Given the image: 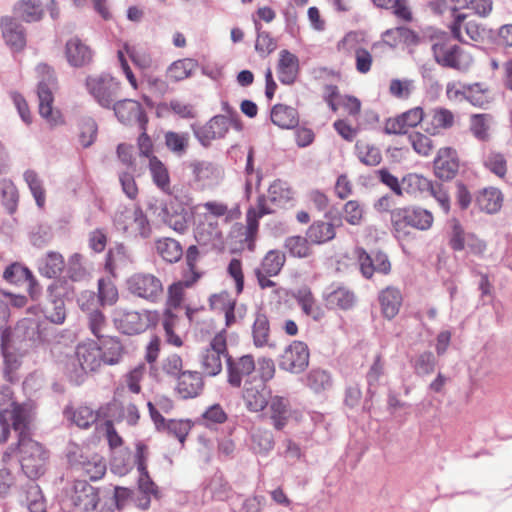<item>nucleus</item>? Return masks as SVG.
I'll return each instance as SVG.
<instances>
[{
	"label": "nucleus",
	"instance_id": "nucleus-1",
	"mask_svg": "<svg viewBox=\"0 0 512 512\" xmlns=\"http://www.w3.org/2000/svg\"><path fill=\"white\" fill-rule=\"evenodd\" d=\"M17 456L23 473L30 479L36 480L43 476L47 470L50 453L40 442L25 436L17 440L16 444L10 445L2 455V462L7 464Z\"/></svg>",
	"mask_w": 512,
	"mask_h": 512
},
{
	"label": "nucleus",
	"instance_id": "nucleus-2",
	"mask_svg": "<svg viewBox=\"0 0 512 512\" xmlns=\"http://www.w3.org/2000/svg\"><path fill=\"white\" fill-rule=\"evenodd\" d=\"M390 220L397 238H406L410 229L428 231L434 224L433 213L420 206H405L391 210Z\"/></svg>",
	"mask_w": 512,
	"mask_h": 512
},
{
	"label": "nucleus",
	"instance_id": "nucleus-3",
	"mask_svg": "<svg viewBox=\"0 0 512 512\" xmlns=\"http://www.w3.org/2000/svg\"><path fill=\"white\" fill-rule=\"evenodd\" d=\"M430 40L434 60L440 66L465 71L471 65V56L453 44L447 33L437 32L430 36Z\"/></svg>",
	"mask_w": 512,
	"mask_h": 512
},
{
	"label": "nucleus",
	"instance_id": "nucleus-4",
	"mask_svg": "<svg viewBox=\"0 0 512 512\" xmlns=\"http://www.w3.org/2000/svg\"><path fill=\"white\" fill-rule=\"evenodd\" d=\"M116 328L126 335H137L154 328L159 324L160 313L158 310H126L117 309L114 314Z\"/></svg>",
	"mask_w": 512,
	"mask_h": 512
},
{
	"label": "nucleus",
	"instance_id": "nucleus-5",
	"mask_svg": "<svg viewBox=\"0 0 512 512\" xmlns=\"http://www.w3.org/2000/svg\"><path fill=\"white\" fill-rule=\"evenodd\" d=\"M75 358L79 368L68 371V377L75 385L82 384L88 373L97 372L103 365L101 346L93 340L78 344L75 350Z\"/></svg>",
	"mask_w": 512,
	"mask_h": 512
},
{
	"label": "nucleus",
	"instance_id": "nucleus-6",
	"mask_svg": "<svg viewBox=\"0 0 512 512\" xmlns=\"http://www.w3.org/2000/svg\"><path fill=\"white\" fill-rule=\"evenodd\" d=\"M233 127L242 129V123L237 113L230 116L215 115L203 125H191V129L197 140L204 147H208L215 140L224 138Z\"/></svg>",
	"mask_w": 512,
	"mask_h": 512
},
{
	"label": "nucleus",
	"instance_id": "nucleus-7",
	"mask_svg": "<svg viewBox=\"0 0 512 512\" xmlns=\"http://www.w3.org/2000/svg\"><path fill=\"white\" fill-rule=\"evenodd\" d=\"M115 229L126 237H146L149 233V222L141 208L137 206L120 207L113 217Z\"/></svg>",
	"mask_w": 512,
	"mask_h": 512
},
{
	"label": "nucleus",
	"instance_id": "nucleus-8",
	"mask_svg": "<svg viewBox=\"0 0 512 512\" xmlns=\"http://www.w3.org/2000/svg\"><path fill=\"white\" fill-rule=\"evenodd\" d=\"M228 357L227 332L225 329L219 331L211 339L200 357V364L203 372L208 376H216L222 371V357Z\"/></svg>",
	"mask_w": 512,
	"mask_h": 512
},
{
	"label": "nucleus",
	"instance_id": "nucleus-9",
	"mask_svg": "<svg viewBox=\"0 0 512 512\" xmlns=\"http://www.w3.org/2000/svg\"><path fill=\"white\" fill-rule=\"evenodd\" d=\"M286 254L278 249H271L266 252L258 267L254 269L258 286L260 289L274 288L276 282L271 277L278 276L286 264Z\"/></svg>",
	"mask_w": 512,
	"mask_h": 512
},
{
	"label": "nucleus",
	"instance_id": "nucleus-10",
	"mask_svg": "<svg viewBox=\"0 0 512 512\" xmlns=\"http://www.w3.org/2000/svg\"><path fill=\"white\" fill-rule=\"evenodd\" d=\"M85 85L89 94L103 108L112 106L121 89V83L110 75L88 76Z\"/></svg>",
	"mask_w": 512,
	"mask_h": 512
},
{
	"label": "nucleus",
	"instance_id": "nucleus-11",
	"mask_svg": "<svg viewBox=\"0 0 512 512\" xmlns=\"http://www.w3.org/2000/svg\"><path fill=\"white\" fill-rule=\"evenodd\" d=\"M128 291L150 303H156L163 294V283L152 273H135L127 280Z\"/></svg>",
	"mask_w": 512,
	"mask_h": 512
},
{
	"label": "nucleus",
	"instance_id": "nucleus-12",
	"mask_svg": "<svg viewBox=\"0 0 512 512\" xmlns=\"http://www.w3.org/2000/svg\"><path fill=\"white\" fill-rule=\"evenodd\" d=\"M203 212L197 214V218L208 223L229 225L241 217V210L238 205L229 206L228 203L220 200H208L198 205Z\"/></svg>",
	"mask_w": 512,
	"mask_h": 512
},
{
	"label": "nucleus",
	"instance_id": "nucleus-13",
	"mask_svg": "<svg viewBox=\"0 0 512 512\" xmlns=\"http://www.w3.org/2000/svg\"><path fill=\"white\" fill-rule=\"evenodd\" d=\"M274 213V209L267 205L265 195L257 198L255 207H250L246 213V228L244 238L241 243L249 251L253 252L256 246V240L259 230V219L263 216Z\"/></svg>",
	"mask_w": 512,
	"mask_h": 512
},
{
	"label": "nucleus",
	"instance_id": "nucleus-14",
	"mask_svg": "<svg viewBox=\"0 0 512 512\" xmlns=\"http://www.w3.org/2000/svg\"><path fill=\"white\" fill-rule=\"evenodd\" d=\"M310 351L306 343L293 341L283 351L279 360L280 369L298 374L309 365Z\"/></svg>",
	"mask_w": 512,
	"mask_h": 512
},
{
	"label": "nucleus",
	"instance_id": "nucleus-15",
	"mask_svg": "<svg viewBox=\"0 0 512 512\" xmlns=\"http://www.w3.org/2000/svg\"><path fill=\"white\" fill-rule=\"evenodd\" d=\"M426 112L420 106L410 108L395 117H390L385 121L384 130L387 134L402 135L409 129L418 125H424Z\"/></svg>",
	"mask_w": 512,
	"mask_h": 512
},
{
	"label": "nucleus",
	"instance_id": "nucleus-16",
	"mask_svg": "<svg viewBox=\"0 0 512 512\" xmlns=\"http://www.w3.org/2000/svg\"><path fill=\"white\" fill-rule=\"evenodd\" d=\"M10 421L12 428L18 432V439L23 434L25 436H31V414L25 405L16 402H10L9 407L0 410V424L9 425Z\"/></svg>",
	"mask_w": 512,
	"mask_h": 512
},
{
	"label": "nucleus",
	"instance_id": "nucleus-17",
	"mask_svg": "<svg viewBox=\"0 0 512 512\" xmlns=\"http://www.w3.org/2000/svg\"><path fill=\"white\" fill-rule=\"evenodd\" d=\"M455 123V114L448 108L438 106L426 112L422 129L428 135L440 136L445 131L453 128Z\"/></svg>",
	"mask_w": 512,
	"mask_h": 512
},
{
	"label": "nucleus",
	"instance_id": "nucleus-18",
	"mask_svg": "<svg viewBox=\"0 0 512 512\" xmlns=\"http://www.w3.org/2000/svg\"><path fill=\"white\" fill-rule=\"evenodd\" d=\"M189 169L193 182L201 190L216 186L222 179L220 168L210 161L194 160L190 162Z\"/></svg>",
	"mask_w": 512,
	"mask_h": 512
},
{
	"label": "nucleus",
	"instance_id": "nucleus-19",
	"mask_svg": "<svg viewBox=\"0 0 512 512\" xmlns=\"http://www.w3.org/2000/svg\"><path fill=\"white\" fill-rule=\"evenodd\" d=\"M270 396V390H267L266 385L258 383L256 378L245 381L242 399L248 411L262 412L267 407Z\"/></svg>",
	"mask_w": 512,
	"mask_h": 512
},
{
	"label": "nucleus",
	"instance_id": "nucleus-20",
	"mask_svg": "<svg viewBox=\"0 0 512 512\" xmlns=\"http://www.w3.org/2000/svg\"><path fill=\"white\" fill-rule=\"evenodd\" d=\"M454 38L460 42L479 41L484 36V28L467 14L457 13L449 26Z\"/></svg>",
	"mask_w": 512,
	"mask_h": 512
},
{
	"label": "nucleus",
	"instance_id": "nucleus-21",
	"mask_svg": "<svg viewBox=\"0 0 512 512\" xmlns=\"http://www.w3.org/2000/svg\"><path fill=\"white\" fill-rule=\"evenodd\" d=\"M460 160L456 149L441 147L433 161L434 174L441 180H452L458 174Z\"/></svg>",
	"mask_w": 512,
	"mask_h": 512
},
{
	"label": "nucleus",
	"instance_id": "nucleus-22",
	"mask_svg": "<svg viewBox=\"0 0 512 512\" xmlns=\"http://www.w3.org/2000/svg\"><path fill=\"white\" fill-rule=\"evenodd\" d=\"M227 364V382L234 388H240L245 377L250 376L256 370V363L251 354L242 355L233 358L228 356Z\"/></svg>",
	"mask_w": 512,
	"mask_h": 512
},
{
	"label": "nucleus",
	"instance_id": "nucleus-23",
	"mask_svg": "<svg viewBox=\"0 0 512 512\" xmlns=\"http://www.w3.org/2000/svg\"><path fill=\"white\" fill-rule=\"evenodd\" d=\"M71 501L78 510L92 512L100 502L99 489L84 480H77L73 485Z\"/></svg>",
	"mask_w": 512,
	"mask_h": 512
},
{
	"label": "nucleus",
	"instance_id": "nucleus-24",
	"mask_svg": "<svg viewBox=\"0 0 512 512\" xmlns=\"http://www.w3.org/2000/svg\"><path fill=\"white\" fill-rule=\"evenodd\" d=\"M113 110L120 122L124 124L137 122L141 130L146 129L148 118L138 101L132 99L120 100L113 105Z\"/></svg>",
	"mask_w": 512,
	"mask_h": 512
},
{
	"label": "nucleus",
	"instance_id": "nucleus-25",
	"mask_svg": "<svg viewBox=\"0 0 512 512\" xmlns=\"http://www.w3.org/2000/svg\"><path fill=\"white\" fill-rule=\"evenodd\" d=\"M37 94L39 99V114L41 117L52 127L62 124L64 121L61 113L52 106L54 97L48 84L43 82L39 83Z\"/></svg>",
	"mask_w": 512,
	"mask_h": 512
},
{
	"label": "nucleus",
	"instance_id": "nucleus-26",
	"mask_svg": "<svg viewBox=\"0 0 512 512\" xmlns=\"http://www.w3.org/2000/svg\"><path fill=\"white\" fill-rule=\"evenodd\" d=\"M204 388L202 374L198 371L186 370L177 377L176 392L183 399L197 397Z\"/></svg>",
	"mask_w": 512,
	"mask_h": 512
},
{
	"label": "nucleus",
	"instance_id": "nucleus-27",
	"mask_svg": "<svg viewBox=\"0 0 512 512\" xmlns=\"http://www.w3.org/2000/svg\"><path fill=\"white\" fill-rule=\"evenodd\" d=\"M65 56L71 66L83 67L92 62L93 52L80 38L73 37L65 45Z\"/></svg>",
	"mask_w": 512,
	"mask_h": 512
},
{
	"label": "nucleus",
	"instance_id": "nucleus-28",
	"mask_svg": "<svg viewBox=\"0 0 512 512\" xmlns=\"http://www.w3.org/2000/svg\"><path fill=\"white\" fill-rule=\"evenodd\" d=\"M295 192L292 187L285 181L275 180L268 188L267 205L275 210V208H286L293 205Z\"/></svg>",
	"mask_w": 512,
	"mask_h": 512
},
{
	"label": "nucleus",
	"instance_id": "nucleus-29",
	"mask_svg": "<svg viewBox=\"0 0 512 512\" xmlns=\"http://www.w3.org/2000/svg\"><path fill=\"white\" fill-rule=\"evenodd\" d=\"M267 414L276 430H282L291 415L290 402L287 398L279 395L269 397Z\"/></svg>",
	"mask_w": 512,
	"mask_h": 512
},
{
	"label": "nucleus",
	"instance_id": "nucleus-30",
	"mask_svg": "<svg viewBox=\"0 0 512 512\" xmlns=\"http://www.w3.org/2000/svg\"><path fill=\"white\" fill-rule=\"evenodd\" d=\"M193 234L196 242L203 246H216V244L221 243L223 240L221 227H218L217 224L203 221L197 217L194 220Z\"/></svg>",
	"mask_w": 512,
	"mask_h": 512
},
{
	"label": "nucleus",
	"instance_id": "nucleus-31",
	"mask_svg": "<svg viewBox=\"0 0 512 512\" xmlns=\"http://www.w3.org/2000/svg\"><path fill=\"white\" fill-rule=\"evenodd\" d=\"M355 293L346 286L334 287L324 296L325 305L329 309L349 310L356 304Z\"/></svg>",
	"mask_w": 512,
	"mask_h": 512
},
{
	"label": "nucleus",
	"instance_id": "nucleus-32",
	"mask_svg": "<svg viewBox=\"0 0 512 512\" xmlns=\"http://www.w3.org/2000/svg\"><path fill=\"white\" fill-rule=\"evenodd\" d=\"M164 222L174 231L184 234L189 228L186 209L179 203L171 201L163 210Z\"/></svg>",
	"mask_w": 512,
	"mask_h": 512
},
{
	"label": "nucleus",
	"instance_id": "nucleus-33",
	"mask_svg": "<svg viewBox=\"0 0 512 512\" xmlns=\"http://www.w3.org/2000/svg\"><path fill=\"white\" fill-rule=\"evenodd\" d=\"M64 416L81 429H88L95 424L99 418V412L91 407L81 404L69 406L64 410Z\"/></svg>",
	"mask_w": 512,
	"mask_h": 512
},
{
	"label": "nucleus",
	"instance_id": "nucleus-34",
	"mask_svg": "<svg viewBox=\"0 0 512 512\" xmlns=\"http://www.w3.org/2000/svg\"><path fill=\"white\" fill-rule=\"evenodd\" d=\"M378 299L383 316L389 320L395 318L403 301L401 291L396 287L388 286L379 293Z\"/></svg>",
	"mask_w": 512,
	"mask_h": 512
},
{
	"label": "nucleus",
	"instance_id": "nucleus-35",
	"mask_svg": "<svg viewBox=\"0 0 512 512\" xmlns=\"http://www.w3.org/2000/svg\"><path fill=\"white\" fill-rule=\"evenodd\" d=\"M381 38L383 43L391 48H395L400 44L411 46L419 43V36L417 33L405 26L387 29L382 33Z\"/></svg>",
	"mask_w": 512,
	"mask_h": 512
},
{
	"label": "nucleus",
	"instance_id": "nucleus-36",
	"mask_svg": "<svg viewBox=\"0 0 512 512\" xmlns=\"http://www.w3.org/2000/svg\"><path fill=\"white\" fill-rule=\"evenodd\" d=\"M299 71L298 58L288 50H282L279 53L277 66L278 78L283 84H292L295 82Z\"/></svg>",
	"mask_w": 512,
	"mask_h": 512
},
{
	"label": "nucleus",
	"instance_id": "nucleus-37",
	"mask_svg": "<svg viewBox=\"0 0 512 512\" xmlns=\"http://www.w3.org/2000/svg\"><path fill=\"white\" fill-rule=\"evenodd\" d=\"M2 34L6 43L14 50H21L26 44L23 27L11 17L1 19Z\"/></svg>",
	"mask_w": 512,
	"mask_h": 512
},
{
	"label": "nucleus",
	"instance_id": "nucleus-38",
	"mask_svg": "<svg viewBox=\"0 0 512 512\" xmlns=\"http://www.w3.org/2000/svg\"><path fill=\"white\" fill-rule=\"evenodd\" d=\"M271 121L282 129H293L299 123V114L296 108L285 104H276L271 109Z\"/></svg>",
	"mask_w": 512,
	"mask_h": 512
},
{
	"label": "nucleus",
	"instance_id": "nucleus-39",
	"mask_svg": "<svg viewBox=\"0 0 512 512\" xmlns=\"http://www.w3.org/2000/svg\"><path fill=\"white\" fill-rule=\"evenodd\" d=\"M294 298L305 315L313 318L316 321H319L324 317L325 312L323 308L317 303L310 288L303 287L299 289L294 295Z\"/></svg>",
	"mask_w": 512,
	"mask_h": 512
},
{
	"label": "nucleus",
	"instance_id": "nucleus-40",
	"mask_svg": "<svg viewBox=\"0 0 512 512\" xmlns=\"http://www.w3.org/2000/svg\"><path fill=\"white\" fill-rule=\"evenodd\" d=\"M198 67V61L193 58L178 59L168 66L165 76L171 82H179L191 77Z\"/></svg>",
	"mask_w": 512,
	"mask_h": 512
},
{
	"label": "nucleus",
	"instance_id": "nucleus-41",
	"mask_svg": "<svg viewBox=\"0 0 512 512\" xmlns=\"http://www.w3.org/2000/svg\"><path fill=\"white\" fill-rule=\"evenodd\" d=\"M503 203L502 192L494 187L484 188L476 196V205L481 211L489 214L498 212Z\"/></svg>",
	"mask_w": 512,
	"mask_h": 512
},
{
	"label": "nucleus",
	"instance_id": "nucleus-42",
	"mask_svg": "<svg viewBox=\"0 0 512 512\" xmlns=\"http://www.w3.org/2000/svg\"><path fill=\"white\" fill-rule=\"evenodd\" d=\"M180 317L178 314H160V321L163 329L164 341L167 345L175 348H181L184 345L182 335L177 333L176 328L179 324Z\"/></svg>",
	"mask_w": 512,
	"mask_h": 512
},
{
	"label": "nucleus",
	"instance_id": "nucleus-43",
	"mask_svg": "<svg viewBox=\"0 0 512 512\" xmlns=\"http://www.w3.org/2000/svg\"><path fill=\"white\" fill-rule=\"evenodd\" d=\"M186 289L182 283L173 282L167 287L164 308L161 314H177V311L183 307L186 299Z\"/></svg>",
	"mask_w": 512,
	"mask_h": 512
},
{
	"label": "nucleus",
	"instance_id": "nucleus-44",
	"mask_svg": "<svg viewBox=\"0 0 512 512\" xmlns=\"http://www.w3.org/2000/svg\"><path fill=\"white\" fill-rule=\"evenodd\" d=\"M149 171L153 183L163 192L171 194V181L166 165L156 156L149 159Z\"/></svg>",
	"mask_w": 512,
	"mask_h": 512
},
{
	"label": "nucleus",
	"instance_id": "nucleus-45",
	"mask_svg": "<svg viewBox=\"0 0 512 512\" xmlns=\"http://www.w3.org/2000/svg\"><path fill=\"white\" fill-rule=\"evenodd\" d=\"M64 268V257L54 251H50L42 257L38 265L39 273L47 278H56L63 272Z\"/></svg>",
	"mask_w": 512,
	"mask_h": 512
},
{
	"label": "nucleus",
	"instance_id": "nucleus-46",
	"mask_svg": "<svg viewBox=\"0 0 512 512\" xmlns=\"http://www.w3.org/2000/svg\"><path fill=\"white\" fill-rule=\"evenodd\" d=\"M155 248L158 255L168 263H176L183 256L181 244L170 237L159 238L155 241Z\"/></svg>",
	"mask_w": 512,
	"mask_h": 512
},
{
	"label": "nucleus",
	"instance_id": "nucleus-47",
	"mask_svg": "<svg viewBox=\"0 0 512 512\" xmlns=\"http://www.w3.org/2000/svg\"><path fill=\"white\" fill-rule=\"evenodd\" d=\"M252 338L253 344L257 348H263L266 346L271 347L270 344V323L268 317L258 312L255 316L252 326Z\"/></svg>",
	"mask_w": 512,
	"mask_h": 512
},
{
	"label": "nucleus",
	"instance_id": "nucleus-48",
	"mask_svg": "<svg viewBox=\"0 0 512 512\" xmlns=\"http://www.w3.org/2000/svg\"><path fill=\"white\" fill-rule=\"evenodd\" d=\"M100 346L103 365H115L121 361L124 355V347L117 337L103 339Z\"/></svg>",
	"mask_w": 512,
	"mask_h": 512
},
{
	"label": "nucleus",
	"instance_id": "nucleus-49",
	"mask_svg": "<svg viewBox=\"0 0 512 512\" xmlns=\"http://www.w3.org/2000/svg\"><path fill=\"white\" fill-rule=\"evenodd\" d=\"M336 235L335 227L332 223L325 221L313 222L306 231V236L311 244H324Z\"/></svg>",
	"mask_w": 512,
	"mask_h": 512
},
{
	"label": "nucleus",
	"instance_id": "nucleus-50",
	"mask_svg": "<svg viewBox=\"0 0 512 512\" xmlns=\"http://www.w3.org/2000/svg\"><path fill=\"white\" fill-rule=\"evenodd\" d=\"M284 248L294 258H308L313 254L311 242L307 236L294 235L287 237L284 241Z\"/></svg>",
	"mask_w": 512,
	"mask_h": 512
},
{
	"label": "nucleus",
	"instance_id": "nucleus-51",
	"mask_svg": "<svg viewBox=\"0 0 512 512\" xmlns=\"http://www.w3.org/2000/svg\"><path fill=\"white\" fill-rule=\"evenodd\" d=\"M355 151L360 162L367 166H377L382 161L380 149L366 140H358Z\"/></svg>",
	"mask_w": 512,
	"mask_h": 512
},
{
	"label": "nucleus",
	"instance_id": "nucleus-52",
	"mask_svg": "<svg viewBox=\"0 0 512 512\" xmlns=\"http://www.w3.org/2000/svg\"><path fill=\"white\" fill-rule=\"evenodd\" d=\"M432 135L425 132L413 131L408 135V141L415 153L422 157L430 156L435 148Z\"/></svg>",
	"mask_w": 512,
	"mask_h": 512
},
{
	"label": "nucleus",
	"instance_id": "nucleus-53",
	"mask_svg": "<svg viewBox=\"0 0 512 512\" xmlns=\"http://www.w3.org/2000/svg\"><path fill=\"white\" fill-rule=\"evenodd\" d=\"M493 117L490 114H473L470 117V131L480 141H488L489 130Z\"/></svg>",
	"mask_w": 512,
	"mask_h": 512
},
{
	"label": "nucleus",
	"instance_id": "nucleus-54",
	"mask_svg": "<svg viewBox=\"0 0 512 512\" xmlns=\"http://www.w3.org/2000/svg\"><path fill=\"white\" fill-rule=\"evenodd\" d=\"M164 140L167 149L177 156L184 155L189 148L190 137L186 132L168 131L164 135Z\"/></svg>",
	"mask_w": 512,
	"mask_h": 512
},
{
	"label": "nucleus",
	"instance_id": "nucleus-55",
	"mask_svg": "<svg viewBox=\"0 0 512 512\" xmlns=\"http://www.w3.org/2000/svg\"><path fill=\"white\" fill-rule=\"evenodd\" d=\"M15 13L26 22L38 21L42 18L43 9L40 2L19 1L14 8Z\"/></svg>",
	"mask_w": 512,
	"mask_h": 512
},
{
	"label": "nucleus",
	"instance_id": "nucleus-56",
	"mask_svg": "<svg viewBox=\"0 0 512 512\" xmlns=\"http://www.w3.org/2000/svg\"><path fill=\"white\" fill-rule=\"evenodd\" d=\"M483 165L491 173L504 179L508 172L507 159L504 154L490 151L484 158Z\"/></svg>",
	"mask_w": 512,
	"mask_h": 512
},
{
	"label": "nucleus",
	"instance_id": "nucleus-57",
	"mask_svg": "<svg viewBox=\"0 0 512 512\" xmlns=\"http://www.w3.org/2000/svg\"><path fill=\"white\" fill-rule=\"evenodd\" d=\"M432 181L422 175L411 173L403 177L402 186L403 192L407 194L416 195L418 193L428 192L431 187Z\"/></svg>",
	"mask_w": 512,
	"mask_h": 512
},
{
	"label": "nucleus",
	"instance_id": "nucleus-58",
	"mask_svg": "<svg viewBox=\"0 0 512 512\" xmlns=\"http://www.w3.org/2000/svg\"><path fill=\"white\" fill-rule=\"evenodd\" d=\"M24 179L33 194L36 204L40 208L44 207L46 201L45 189L43 188L42 181L38 177L37 173L33 170H27L24 173Z\"/></svg>",
	"mask_w": 512,
	"mask_h": 512
},
{
	"label": "nucleus",
	"instance_id": "nucleus-59",
	"mask_svg": "<svg viewBox=\"0 0 512 512\" xmlns=\"http://www.w3.org/2000/svg\"><path fill=\"white\" fill-rule=\"evenodd\" d=\"M309 388L314 392L319 393L331 386V377L329 373L322 369H312L306 378Z\"/></svg>",
	"mask_w": 512,
	"mask_h": 512
},
{
	"label": "nucleus",
	"instance_id": "nucleus-60",
	"mask_svg": "<svg viewBox=\"0 0 512 512\" xmlns=\"http://www.w3.org/2000/svg\"><path fill=\"white\" fill-rule=\"evenodd\" d=\"M145 374V364H139L124 375L123 381L130 392L134 394H139L141 392V382L143 381Z\"/></svg>",
	"mask_w": 512,
	"mask_h": 512
},
{
	"label": "nucleus",
	"instance_id": "nucleus-61",
	"mask_svg": "<svg viewBox=\"0 0 512 512\" xmlns=\"http://www.w3.org/2000/svg\"><path fill=\"white\" fill-rule=\"evenodd\" d=\"M0 191L3 205L9 213H13L16 210L19 197L17 188L12 181L3 179L0 181Z\"/></svg>",
	"mask_w": 512,
	"mask_h": 512
},
{
	"label": "nucleus",
	"instance_id": "nucleus-62",
	"mask_svg": "<svg viewBox=\"0 0 512 512\" xmlns=\"http://www.w3.org/2000/svg\"><path fill=\"white\" fill-rule=\"evenodd\" d=\"M119 298L117 287L109 280H98V301L102 306L114 305Z\"/></svg>",
	"mask_w": 512,
	"mask_h": 512
},
{
	"label": "nucleus",
	"instance_id": "nucleus-63",
	"mask_svg": "<svg viewBox=\"0 0 512 512\" xmlns=\"http://www.w3.org/2000/svg\"><path fill=\"white\" fill-rule=\"evenodd\" d=\"M79 128V142L84 148H87L92 145L96 139L97 123L91 117L83 118L79 124Z\"/></svg>",
	"mask_w": 512,
	"mask_h": 512
},
{
	"label": "nucleus",
	"instance_id": "nucleus-64",
	"mask_svg": "<svg viewBox=\"0 0 512 512\" xmlns=\"http://www.w3.org/2000/svg\"><path fill=\"white\" fill-rule=\"evenodd\" d=\"M82 469L86 476L96 481L101 479L106 473V462L103 458L95 455L90 460L82 463Z\"/></svg>",
	"mask_w": 512,
	"mask_h": 512
}]
</instances>
